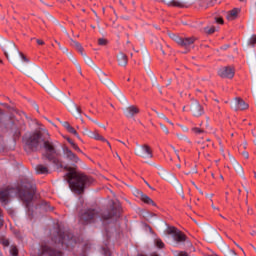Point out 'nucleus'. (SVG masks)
<instances>
[{"label": "nucleus", "instance_id": "f257e3e1", "mask_svg": "<svg viewBox=\"0 0 256 256\" xmlns=\"http://www.w3.org/2000/svg\"><path fill=\"white\" fill-rule=\"evenodd\" d=\"M42 144L45 151L42 154V159H47V161H51L54 165L60 167V169L68 171V183L72 191L81 195L85 191V186L93 184V178L77 171L75 167L69 165L63 166V163L55 157L57 155V145L49 140V134L44 138Z\"/></svg>", "mask_w": 256, "mask_h": 256}, {"label": "nucleus", "instance_id": "f03ea898", "mask_svg": "<svg viewBox=\"0 0 256 256\" xmlns=\"http://www.w3.org/2000/svg\"><path fill=\"white\" fill-rule=\"evenodd\" d=\"M36 187L35 184L31 182H26L22 184V188H13L6 187L0 189V203L2 207H7L9 205V201H11V197H20L22 201L27 203H31L33 201V195H35Z\"/></svg>", "mask_w": 256, "mask_h": 256}, {"label": "nucleus", "instance_id": "7ed1b4c3", "mask_svg": "<svg viewBox=\"0 0 256 256\" xmlns=\"http://www.w3.org/2000/svg\"><path fill=\"white\" fill-rule=\"evenodd\" d=\"M0 47L4 52L6 59H8L10 63L16 67V69H23L21 61L23 63H29V59H27V57H25V55L19 51V48H17L15 42L3 39L0 42ZM19 57L21 61H19Z\"/></svg>", "mask_w": 256, "mask_h": 256}, {"label": "nucleus", "instance_id": "20e7f679", "mask_svg": "<svg viewBox=\"0 0 256 256\" xmlns=\"http://www.w3.org/2000/svg\"><path fill=\"white\" fill-rule=\"evenodd\" d=\"M49 135L47 130L44 131H35L28 136L23 138L24 141V149L26 153H35L41 149L43 146V141H45V137Z\"/></svg>", "mask_w": 256, "mask_h": 256}, {"label": "nucleus", "instance_id": "39448f33", "mask_svg": "<svg viewBox=\"0 0 256 256\" xmlns=\"http://www.w3.org/2000/svg\"><path fill=\"white\" fill-rule=\"evenodd\" d=\"M121 215V205L113 203L110 210H106L102 213V221H109V219H119Z\"/></svg>", "mask_w": 256, "mask_h": 256}, {"label": "nucleus", "instance_id": "423d86ee", "mask_svg": "<svg viewBox=\"0 0 256 256\" xmlns=\"http://www.w3.org/2000/svg\"><path fill=\"white\" fill-rule=\"evenodd\" d=\"M168 35L170 39H172V41H175L177 45H179L180 47H184V49H189L190 45H193V43L197 41V38L195 37L183 38L173 33H169Z\"/></svg>", "mask_w": 256, "mask_h": 256}, {"label": "nucleus", "instance_id": "0eeeda50", "mask_svg": "<svg viewBox=\"0 0 256 256\" xmlns=\"http://www.w3.org/2000/svg\"><path fill=\"white\" fill-rule=\"evenodd\" d=\"M159 175L162 176V179H165L166 181L171 183V185H173V187H175L177 193H179L180 195H183V185H181V183H179V180H177V177H175V175L169 174L165 170H162L159 173Z\"/></svg>", "mask_w": 256, "mask_h": 256}, {"label": "nucleus", "instance_id": "6e6552de", "mask_svg": "<svg viewBox=\"0 0 256 256\" xmlns=\"http://www.w3.org/2000/svg\"><path fill=\"white\" fill-rule=\"evenodd\" d=\"M98 77L100 81L104 83V85H107V87H109L111 91L115 93V95H118L120 97H123V99H125V96L121 94V91H119V88H117V86L109 78H107V75L105 74V72L100 70L98 72Z\"/></svg>", "mask_w": 256, "mask_h": 256}, {"label": "nucleus", "instance_id": "1a4fd4ad", "mask_svg": "<svg viewBox=\"0 0 256 256\" xmlns=\"http://www.w3.org/2000/svg\"><path fill=\"white\" fill-rule=\"evenodd\" d=\"M135 155H137V157H142V159H153V151L147 144L137 145Z\"/></svg>", "mask_w": 256, "mask_h": 256}, {"label": "nucleus", "instance_id": "9d476101", "mask_svg": "<svg viewBox=\"0 0 256 256\" xmlns=\"http://www.w3.org/2000/svg\"><path fill=\"white\" fill-rule=\"evenodd\" d=\"M33 77L36 83H39L40 85H42L44 89H45V85L49 83V77H47V74L45 73V71H43L40 67H36V69L34 70Z\"/></svg>", "mask_w": 256, "mask_h": 256}, {"label": "nucleus", "instance_id": "9b49d317", "mask_svg": "<svg viewBox=\"0 0 256 256\" xmlns=\"http://www.w3.org/2000/svg\"><path fill=\"white\" fill-rule=\"evenodd\" d=\"M99 214L96 212V210L89 209L86 210L80 217V222L82 225H87V223H93L95 219H97V216Z\"/></svg>", "mask_w": 256, "mask_h": 256}, {"label": "nucleus", "instance_id": "f8f14e48", "mask_svg": "<svg viewBox=\"0 0 256 256\" xmlns=\"http://www.w3.org/2000/svg\"><path fill=\"white\" fill-rule=\"evenodd\" d=\"M62 151H63V158L68 161V163H70V165H75L76 163H79V157L76 156L75 153H73V151H71V149H69V147L67 146H63L62 147Z\"/></svg>", "mask_w": 256, "mask_h": 256}, {"label": "nucleus", "instance_id": "ddd939ff", "mask_svg": "<svg viewBox=\"0 0 256 256\" xmlns=\"http://www.w3.org/2000/svg\"><path fill=\"white\" fill-rule=\"evenodd\" d=\"M218 75L222 79H233L235 77V70L230 66L222 67L218 70Z\"/></svg>", "mask_w": 256, "mask_h": 256}, {"label": "nucleus", "instance_id": "4468645a", "mask_svg": "<svg viewBox=\"0 0 256 256\" xmlns=\"http://www.w3.org/2000/svg\"><path fill=\"white\" fill-rule=\"evenodd\" d=\"M190 111L194 117H201L205 110H203V106L199 103V101L194 100L190 105Z\"/></svg>", "mask_w": 256, "mask_h": 256}, {"label": "nucleus", "instance_id": "2eb2a0df", "mask_svg": "<svg viewBox=\"0 0 256 256\" xmlns=\"http://www.w3.org/2000/svg\"><path fill=\"white\" fill-rule=\"evenodd\" d=\"M42 255L61 256V251H57L47 245H43V246H41V250H40V253L38 254V256H42Z\"/></svg>", "mask_w": 256, "mask_h": 256}, {"label": "nucleus", "instance_id": "dca6fc26", "mask_svg": "<svg viewBox=\"0 0 256 256\" xmlns=\"http://www.w3.org/2000/svg\"><path fill=\"white\" fill-rule=\"evenodd\" d=\"M232 109L234 111H245V109H249V104L245 103L241 98H235Z\"/></svg>", "mask_w": 256, "mask_h": 256}, {"label": "nucleus", "instance_id": "f3484780", "mask_svg": "<svg viewBox=\"0 0 256 256\" xmlns=\"http://www.w3.org/2000/svg\"><path fill=\"white\" fill-rule=\"evenodd\" d=\"M69 111L76 117V119H81V109L75 104V102L70 101V104L68 105ZM81 122L83 123V120L81 119Z\"/></svg>", "mask_w": 256, "mask_h": 256}, {"label": "nucleus", "instance_id": "a211bd4d", "mask_svg": "<svg viewBox=\"0 0 256 256\" xmlns=\"http://www.w3.org/2000/svg\"><path fill=\"white\" fill-rule=\"evenodd\" d=\"M136 196L140 197L141 201H143V203H146V205H153V207L157 206V204L153 201V199H151V197L144 194L142 191L136 190Z\"/></svg>", "mask_w": 256, "mask_h": 256}, {"label": "nucleus", "instance_id": "6ab92c4d", "mask_svg": "<svg viewBox=\"0 0 256 256\" xmlns=\"http://www.w3.org/2000/svg\"><path fill=\"white\" fill-rule=\"evenodd\" d=\"M123 111L124 115L128 118H132L135 117V115H139V109L135 105L128 106Z\"/></svg>", "mask_w": 256, "mask_h": 256}, {"label": "nucleus", "instance_id": "aec40b11", "mask_svg": "<svg viewBox=\"0 0 256 256\" xmlns=\"http://www.w3.org/2000/svg\"><path fill=\"white\" fill-rule=\"evenodd\" d=\"M117 61H118V65H120V67H127L128 60H127V55H125V53L120 52L117 55Z\"/></svg>", "mask_w": 256, "mask_h": 256}, {"label": "nucleus", "instance_id": "412c9836", "mask_svg": "<svg viewBox=\"0 0 256 256\" xmlns=\"http://www.w3.org/2000/svg\"><path fill=\"white\" fill-rule=\"evenodd\" d=\"M35 170H36V173H38V175H49V167L43 164H38Z\"/></svg>", "mask_w": 256, "mask_h": 256}, {"label": "nucleus", "instance_id": "4be33fe9", "mask_svg": "<svg viewBox=\"0 0 256 256\" xmlns=\"http://www.w3.org/2000/svg\"><path fill=\"white\" fill-rule=\"evenodd\" d=\"M67 239H69V236H65V232H61V230H59L58 232V240L57 238H54L55 243H61L62 245H65V243H67Z\"/></svg>", "mask_w": 256, "mask_h": 256}, {"label": "nucleus", "instance_id": "5701e85b", "mask_svg": "<svg viewBox=\"0 0 256 256\" xmlns=\"http://www.w3.org/2000/svg\"><path fill=\"white\" fill-rule=\"evenodd\" d=\"M239 13H241V9L234 8L230 12H228L226 17L228 21H233V19H237V15H239Z\"/></svg>", "mask_w": 256, "mask_h": 256}, {"label": "nucleus", "instance_id": "b1692460", "mask_svg": "<svg viewBox=\"0 0 256 256\" xmlns=\"http://www.w3.org/2000/svg\"><path fill=\"white\" fill-rule=\"evenodd\" d=\"M173 237H174V241H176L177 243H184V241L187 240V236L179 230L176 232V234H174Z\"/></svg>", "mask_w": 256, "mask_h": 256}, {"label": "nucleus", "instance_id": "393cba45", "mask_svg": "<svg viewBox=\"0 0 256 256\" xmlns=\"http://www.w3.org/2000/svg\"><path fill=\"white\" fill-rule=\"evenodd\" d=\"M70 41H71V46L75 47V49L80 53V55H84L83 46L81 45V43H79L73 39H70Z\"/></svg>", "mask_w": 256, "mask_h": 256}, {"label": "nucleus", "instance_id": "a878e982", "mask_svg": "<svg viewBox=\"0 0 256 256\" xmlns=\"http://www.w3.org/2000/svg\"><path fill=\"white\" fill-rule=\"evenodd\" d=\"M154 111L156 112L157 116L160 117V119H164V121H166V122L169 123L170 125H173V122H171V121L169 120V118H167V116H165V114L159 113V112H157V110H154Z\"/></svg>", "mask_w": 256, "mask_h": 256}, {"label": "nucleus", "instance_id": "bb28decb", "mask_svg": "<svg viewBox=\"0 0 256 256\" xmlns=\"http://www.w3.org/2000/svg\"><path fill=\"white\" fill-rule=\"evenodd\" d=\"M234 169H235L236 173L243 175V166L242 165H240L239 163L236 162L234 164Z\"/></svg>", "mask_w": 256, "mask_h": 256}, {"label": "nucleus", "instance_id": "cd10ccee", "mask_svg": "<svg viewBox=\"0 0 256 256\" xmlns=\"http://www.w3.org/2000/svg\"><path fill=\"white\" fill-rule=\"evenodd\" d=\"M10 255L11 256H19V250L17 249V246L10 247Z\"/></svg>", "mask_w": 256, "mask_h": 256}, {"label": "nucleus", "instance_id": "c85d7f7f", "mask_svg": "<svg viewBox=\"0 0 256 256\" xmlns=\"http://www.w3.org/2000/svg\"><path fill=\"white\" fill-rule=\"evenodd\" d=\"M168 5L172 7H184L183 3L175 0L168 2Z\"/></svg>", "mask_w": 256, "mask_h": 256}, {"label": "nucleus", "instance_id": "c756f323", "mask_svg": "<svg viewBox=\"0 0 256 256\" xmlns=\"http://www.w3.org/2000/svg\"><path fill=\"white\" fill-rule=\"evenodd\" d=\"M248 45L250 47H255L256 45V35H252L248 40Z\"/></svg>", "mask_w": 256, "mask_h": 256}, {"label": "nucleus", "instance_id": "7c9ffc66", "mask_svg": "<svg viewBox=\"0 0 256 256\" xmlns=\"http://www.w3.org/2000/svg\"><path fill=\"white\" fill-rule=\"evenodd\" d=\"M66 131H68V133H71L72 135H75V137H77V139H80L79 133H77V130H75V128H73V126H70Z\"/></svg>", "mask_w": 256, "mask_h": 256}, {"label": "nucleus", "instance_id": "2f4dec72", "mask_svg": "<svg viewBox=\"0 0 256 256\" xmlns=\"http://www.w3.org/2000/svg\"><path fill=\"white\" fill-rule=\"evenodd\" d=\"M179 230L175 227H169L167 230L168 235H173V237L177 234Z\"/></svg>", "mask_w": 256, "mask_h": 256}, {"label": "nucleus", "instance_id": "473e14b6", "mask_svg": "<svg viewBox=\"0 0 256 256\" xmlns=\"http://www.w3.org/2000/svg\"><path fill=\"white\" fill-rule=\"evenodd\" d=\"M94 139H96V141H107V139H105V137L101 136L99 134V132H97V131H95Z\"/></svg>", "mask_w": 256, "mask_h": 256}, {"label": "nucleus", "instance_id": "72a5a7b5", "mask_svg": "<svg viewBox=\"0 0 256 256\" xmlns=\"http://www.w3.org/2000/svg\"><path fill=\"white\" fill-rule=\"evenodd\" d=\"M155 245H156V247H158V249H163V247H165V243H163V241L161 239H156Z\"/></svg>", "mask_w": 256, "mask_h": 256}, {"label": "nucleus", "instance_id": "f704fd0d", "mask_svg": "<svg viewBox=\"0 0 256 256\" xmlns=\"http://www.w3.org/2000/svg\"><path fill=\"white\" fill-rule=\"evenodd\" d=\"M176 136L178 137V139H180V141H186L187 143H191V140H189V138H187V136L183 134H176Z\"/></svg>", "mask_w": 256, "mask_h": 256}, {"label": "nucleus", "instance_id": "c9c22d12", "mask_svg": "<svg viewBox=\"0 0 256 256\" xmlns=\"http://www.w3.org/2000/svg\"><path fill=\"white\" fill-rule=\"evenodd\" d=\"M205 33H207L208 35H213V33L215 32V26H212L211 28L206 27L204 28Z\"/></svg>", "mask_w": 256, "mask_h": 256}, {"label": "nucleus", "instance_id": "e433bc0d", "mask_svg": "<svg viewBox=\"0 0 256 256\" xmlns=\"http://www.w3.org/2000/svg\"><path fill=\"white\" fill-rule=\"evenodd\" d=\"M193 133H195L196 135H201V133H205V130L201 129V128H197L194 127L192 128Z\"/></svg>", "mask_w": 256, "mask_h": 256}, {"label": "nucleus", "instance_id": "4c0bfd02", "mask_svg": "<svg viewBox=\"0 0 256 256\" xmlns=\"http://www.w3.org/2000/svg\"><path fill=\"white\" fill-rule=\"evenodd\" d=\"M82 57H84V61L85 63H87V65H93V60H91V58H89L87 54L82 55Z\"/></svg>", "mask_w": 256, "mask_h": 256}, {"label": "nucleus", "instance_id": "58836bf2", "mask_svg": "<svg viewBox=\"0 0 256 256\" xmlns=\"http://www.w3.org/2000/svg\"><path fill=\"white\" fill-rule=\"evenodd\" d=\"M0 243H1L4 247H9V239H7V238H0Z\"/></svg>", "mask_w": 256, "mask_h": 256}, {"label": "nucleus", "instance_id": "ea45409f", "mask_svg": "<svg viewBox=\"0 0 256 256\" xmlns=\"http://www.w3.org/2000/svg\"><path fill=\"white\" fill-rule=\"evenodd\" d=\"M71 147L74 151H77L78 153H83V151H81V148H79V146L76 143H72Z\"/></svg>", "mask_w": 256, "mask_h": 256}, {"label": "nucleus", "instance_id": "a19ab883", "mask_svg": "<svg viewBox=\"0 0 256 256\" xmlns=\"http://www.w3.org/2000/svg\"><path fill=\"white\" fill-rule=\"evenodd\" d=\"M98 45H101V46L107 45V39L105 38L98 39Z\"/></svg>", "mask_w": 256, "mask_h": 256}, {"label": "nucleus", "instance_id": "79ce46f5", "mask_svg": "<svg viewBox=\"0 0 256 256\" xmlns=\"http://www.w3.org/2000/svg\"><path fill=\"white\" fill-rule=\"evenodd\" d=\"M226 256H237V253L235 252V250H227L226 252Z\"/></svg>", "mask_w": 256, "mask_h": 256}, {"label": "nucleus", "instance_id": "37998d69", "mask_svg": "<svg viewBox=\"0 0 256 256\" xmlns=\"http://www.w3.org/2000/svg\"><path fill=\"white\" fill-rule=\"evenodd\" d=\"M160 127H161L162 131H164V133H166V135H169V129L167 128V126L160 123Z\"/></svg>", "mask_w": 256, "mask_h": 256}, {"label": "nucleus", "instance_id": "c03bdc74", "mask_svg": "<svg viewBox=\"0 0 256 256\" xmlns=\"http://www.w3.org/2000/svg\"><path fill=\"white\" fill-rule=\"evenodd\" d=\"M3 227V210L0 208V228Z\"/></svg>", "mask_w": 256, "mask_h": 256}, {"label": "nucleus", "instance_id": "a18cd8bd", "mask_svg": "<svg viewBox=\"0 0 256 256\" xmlns=\"http://www.w3.org/2000/svg\"><path fill=\"white\" fill-rule=\"evenodd\" d=\"M103 251L105 256H111V252L109 251V249L103 248Z\"/></svg>", "mask_w": 256, "mask_h": 256}, {"label": "nucleus", "instance_id": "49530a36", "mask_svg": "<svg viewBox=\"0 0 256 256\" xmlns=\"http://www.w3.org/2000/svg\"><path fill=\"white\" fill-rule=\"evenodd\" d=\"M62 126L65 127V129H69L71 127V124H69V122H63Z\"/></svg>", "mask_w": 256, "mask_h": 256}, {"label": "nucleus", "instance_id": "de8ad7c7", "mask_svg": "<svg viewBox=\"0 0 256 256\" xmlns=\"http://www.w3.org/2000/svg\"><path fill=\"white\" fill-rule=\"evenodd\" d=\"M87 135H88V137H91V139H94V137H95V132H93V131H88Z\"/></svg>", "mask_w": 256, "mask_h": 256}, {"label": "nucleus", "instance_id": "09e8293b", "mask_svg": "<svg viewBox=\"0 0 256 256\" xmlns=\"http://www.w3.org/2000/svg\"><path fill=\"white\" fill-rule=\"evenodd\" d=\"M216 23H219L220 25H223V18H215Z\"/></svg>", "mask_w": 256, "mask_h": 256}, {"label": "nucleus", "instance_id": "8fccbe9b", "mask_svg": "<svg viewBox=\"0 0 256 256\" xmlns=\"http://www.w3.org/2000/svg\"><path fill=\"white\" fill-rule=\"evenodd\" d=\"M176 256H189V254H187V252H179Z\"/></svg>", "mask_w": 256, "mask_h": 256}, {"label": "nucleus", "instance_id": "3c124183", "mask_svg": "<svg viewBox=\"0 0 256 256\" xmlns=\"http://www.w3.org/2000/svg\"><path fill=\"white\" fill-rule=\"evenodd\" d=\"M36 42L38 45H45V42L41 39H37Z\"/></svg>", "mask_w": 256, "mask_h": 256}, {"label": "nucleus", "instance_id": "603ef678", "mask_svg": "<svg viewBox=\"0 0 256 256\" xmlns=\"http://www.w3.org/2000/svg\"><path fill=\"white\" fill-rule=\"evenodd\" d=\"M242 155L245 159H249V152H243Z\"/></svg>", "mask_w": 256, "mask_h": 256}, {"label": "nucleus", "instance_id": "864d4df0", "mask_svg": "<svg viewBox=\"0 0 256 256\" xmlns=\"http://www.w3.org/2000/svg\"><path fill=\"white\" fill-rule=\"evenodd\" d=\"M67 141H68V143H70L71 146L73 145V143H75V142H73V140H71V138H67Z\"/></svg>", "mask_w": 256, "mask_h": 256}, {"label": "nucleus", "instance_id": "5fc2aeb1", "mask_svg": "<svg viewBox=\"0 0 256 256\" xmlns=\"http://www.w3.org/2000/svg\"><path fill=\"white\" fill-rule=\"evenodd\" d=\"M234 244L236 245V247H238V249H240V250L244 251V250L242 249V247H241V246H239V244H237V242H234Z\"/></svg>", "mask_w": 256, "mask_h": 256}, {"label": "nucleus", "instance_id": "6e6d98bb", "mask_svg": "<svg viewBox=\"0 0 256 256\" xmlns=\"http://www.w3.org/2000/svg\"><path fill=\"white\" fill-rule=\"evenodd\" d=\"M55 43H57L59 49H63V47H61V43H59L58 41H55Z\"/></svg>", "mask_w": 256, "mask_h": 256}, {"label": "nucleus", "instance_id": "4d7b16f0", "mask_svg": "<svg viewBox=\"0 0 256 256\" xmlns=\"http://www.w3.org/2000/svg\"><path fill=\"white\" fill-rule=\"evenodd\" d=\"M77 67H78V71H79L80 75H82L81 66H80V65H77Z\"/></svg>", "mask_w": 256, "mask_h": 256}, {"label": "nucleus", "instance_id": "13d9d810", "mask_svg": "<svg viewBox=\"0 0 256 256\" xmlns=\"http://www.w3.org/2000/svg\"><path fill=\"white\" fill-rule=\"evenodd\" d=\"M104 143H107V145H108V147H110V149H111V143H109V141H103Z\"/></svg>", "mask_w": 256, "mask_h": 256}, {"label": "nucleus", "instance_id": "bf43d9fd", "mask_svg": "<svg viewBox=\"0 0 256 256\" xmlns=\"http://www.w3.org/2000/svg\"><path fill=\"white\" fill-rule=\"evenodd\" d=\"M182 129H183V131H189V128H187V127H182Z\"/></svg>", "mask_w": 256, "mask_h": 256}, {"label": "nucleus", "instance_id": "052dcab7", "mask_svg": "<svg viewBox=\"0 0 256 256\" xmlns=\"http://www.w3.org/2000/svg\"><path fill=\"white\" fill-rule=\"evenodd\" d=\"M145 183L149 187V189H153V187H151V185L148 182H145Z\"/></svg>", "mask_w": 256, "mask_h": 256}, {"label": "nucleus", "instance_id": "680f3d73", "mask_svg": "<svg viewBox=\"0 0 256 256\" xmlns=\"http://www.w3.org/2000/svg\"><path fill=\"white\" fill-rule=\"evenodd\" d=\"M116 157L119 159V161H121V156H119L118 153H116Z\"/></svg>", "mask_w": 256, "mask_h": 256}, {"label": "nucleus", "instance_id": "e2e57ef3", "mask_svg": "<svg viewBox=\"0 0 256 256\" xmlns=\"http://www.w3.org/2000/svg\"><path fill=\"white\" fill-rule=\"evenodd\" d=\"M89 131H90L89 129H85V132H84L85 135H87L89 133Z\"/></svg>", "mask_w": 256, "mask_h": 256}, {"label": "nucleus", "instance_id": "0e129e2a", "mask_svg": "<svg viewBox=\"0 0 256 256\" xmlns=\"http://www.w3.org/2000/svg\"><path fill=\"white\" fill-rule=\"evenodd\" d=\"M192 185H194V187H195L196 189H199V187H197V185L195 184V182H192Z\"/></svg>", "mask_w": 256, "mask_h": 256}, {"label": "nucleus", "instance_id": "69168bd1", "mask_svg": "<svg viewBox=\"0 0 256 256\" xmlns=\"http://www.w3.org/2000/svg\"><path fill=\"white\" fill-rule=\"evenodd\" d=\"M174 152L176 153V155H177V158L179 159V154H178V151H177V150H174Z\"/></svg>", "mask_w": 256, "mask_h": 256}, {"label": "nucleus", "instance_id": "338daca9", "mask_svg": "<svg viewBox=\"0 0 256 256\" xmlns=\"http://www.w3.org/2000/svg\"><path fill=\"white\" fill-rule=\"evenodd\" d=\"M62 51H64V53H67V48H62Z\"/></svg>", "mask_w": 256, "mask_h": 256}, {"label": "nucleus", "instance_id": "774afa93", "mask_svg": "<svg viewBox=\"0 0 256 256\" xmlns=\"http://www.w3.org/2000/svg\"><path fill=\"white\" fill-rule=\"evenodd\" d=\"M199 191V193H201V195H203V191H201V189H197Z\"/></svg>", "mask_w": 256, "mask_h": 256}]
</instances>
